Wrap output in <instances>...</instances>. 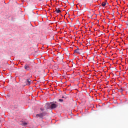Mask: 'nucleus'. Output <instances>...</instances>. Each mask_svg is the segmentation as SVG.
Here are the masks:
<instances>
[{
    "mask_svg": "<svg viewBox=\"0 0 128 128\" xmlns=\"http://www.w3.org/2000/svg\"><path fill=\"white\" fill-rule=\"evenodd\" d=\"M51 110H54V108H58V105L56 104V102H51Z\"/></svg>",
    "mask_w": 128,
    "mask_h": 128,
    "instance_id": "f257e3e1",
    "label": "nucleus"
},
{
    "mask_svg": "<svg viewBox=\"0 0 128 128\" xmlns=\"http://www.w3.org/2000/svg\"><path fill=\"white\" fill-rule=\"evenodd\" d=\"M74 52L76 54H80L81 52H82V50L78 48H78L74 50Z\"/></svg>",
    "mask_w": 128,
    "mask_h": 128,
    "instance_id": "f03ea898",
    "label": "nucleus"
},
{
    "mask_svg": "<svg viewBox=\"0 0 128 128\" xmlns=\"http://www.w3.org/2000/svg\"><path fill=\"white\" fill-rule=\"evenodd\" d=\"M51 104V102H47L46 103V110H48L50 108V110H52V106H50Z\"/></svg>",
    "mask_w": 128,
    "mask_h": 128,
    "instance_id": "7ed1b4c3",
    "label": "nucleus"
},
{
    "mask_svg": "<svg viewBox=\"0 0 128 128\" xmlns=\"http://www.w3.org/2000/svg\"><path fill=\"white\" fill-rule=\"evenodd\" d=\"M24 68L26 70H30V66L28 64H26L24 66Z\"/></svg>",
    "mask_w": 128,
    "mask_h": 128,
    "instance_id": "20e7f679",
    "label": "nucleus"
},
{
    "mask_svg": "<svg viewBox=\"0 0 128 128\" xmlns=\"http://www.w3.org/2000/svg\"><path fill=\"white\" fill-rule=\"evenodd\" d=\"M58 60H64V55H60L58 58H57Z\"/></svg>",
    "mask_w": 128,
    "mask_h": 128,
    "instance_id": "39448f33",
    "label": "nucleus"
},
{
    "mask_svg": "<svg viewBox=\"0 0 128 128\" xmlns=\"http://www.w3.org/2000/svg\"><path fill=\"white\" fill-rule=\"evenodd\" d=\"M32 82V80H30V79H26V86H30V82Z\"/></svg>",
    "mask_w": 128,
    "mask_h": 128,
    "instance_id": "423d86ee",
    "label": "nucleus"
},
{
    "mask_svg": "<svg viewBox=\"0 0 128 128\" xmlns=\"http://www.w3.org/2000/svg\"><path fill=\"white\" fill-rule=\"evenodd\" d=\"M42 118V115L40 114H37L36 116V118Z\"/></svg>",
    "mask_w": 128,
    "mask_h": 128,
    "instance_id": "0eeeda50",
    "label": "nucleus"
},
{
    "mask_svg": "<svg viewBox=\"0 0 128 128\" xmlns=\"http://www.w3.org/2000/svg\"><path fill=\"white\" fill-rule=\"evenodd\" d=\"M40 114H41L42 118H44V116H46V113L45 112L40 113Z\"/></svg>",
    "mask_w": 128,
    "mask_h": 128,
    "instance_id": "6e6552de",
    "label": "nucleus"
},
{
    "mask_svg": "<svg viewBox=\"0 0 128 128\" xmlns=\"http://www.w3.org/2000/svg\"><path fill=\"white\" fill-rule=\"evenodd\" d=\"M56 12L57 14H60V12H62V11L58 9V8H56Z\"/></svg>",
    "mask_w": 128,
    "mask_h": 128,
    "instance_id": "1a4fd4ad",
    "label": "nucleus"
},
{
    "mask_svg": "<svg viewBox=\"0 0 128 128\" xmlns=\"http://www.w3.org/2000/svg\"><path fill=\"white\" fill-rule=\"evenodd\" d=\"M106 2H102V6H106Z\"/></svg>",
    "mask_w": 128,
    "mask_h": 128,
    "instance_id": "9d476101",
    "label": "nucleus"
},
{
    "mask_svg": "<svg viewBox=\"0 0 128 128\" xmlns=\"http://www.w3.org/2000/svg\"><path fill=\"white\" fill-rule=\"evenodd\" d=\"M124 90L122 89V88H121L120 89L118 90V92H122Z\"/></svg>",
    "mask_w": 128,
    "mask_h": 128,
    "instance_id": "9b49d317",
    "label": "nucleus"
},
{
    "mask_svg": "<svg viewBox=\"0 0 128 128\" xmlns=\"http://www.w3.org/2000/svg\"><path fill=\"white\" fill-rule=\"evenodd\" d=\"M26 124H28V123H26V122L22 123V126H26Z\"/></svg>",
    "mask_w": 128,
    "mask_h": 128,
    "instance_id": "f8f14e48",
    "label": "nucleus"
},
{
    "mask_svg": "<svg viewBox=\"0 0 128 128\" xmlns=\"http://www.w3.org/2000/svg\"><path fill=\"white\" fill-rule=\"evenodd\" d=\"M59 102H64V100H62V99H59Z\"/></svg>",
    "mask_w": 128,
    "mask_h": 128,
    "instance_id": "ddd939ff",
    "label": "nucleus"
},
{
    "mask_svg": "<svg viewBox=\"0 0 128 128\" xmlns=\"http://www.w3.org/2000/svg\"><path fill=\"white\" fill-rule=\"evenodd\" d=\"M40 110H42V112H44V110L42 108H40Z\"/></svg>",
    "mask_w": 128,
    "mask_h": 128,
    "instance_id": "4468645a",
    "label": "nucleus"
},
{
    "mask_svg": "<svg viewBox=\"0 0 128 128\" xmlns=\"http://www.w3.org/2000/svg\"><path fill=\"white\" fill-rule=\"evenodd\" d=\"M62 98H64V96H62Z\"/></svg>",
    "mask_w": 128,
    "mask_h": 128,
    "instance_id": "2eb2a0df",
    "label": "nucleus"
},
{
    "mask_svg": "<svg viewBox=\"0 0 128 128\" xmlns=\"http://www.w3.org/2000/svg\"><path fill=\"white\" fill-rule=\"evenodd\" d=\"M71 8V10H72V8Z\"/></svg>",
    "mask_w": 128,
    "mask_h": 128,
    "instance_id": "dca6fc26",
    "label": "nucleus"
},
{
    "mask_svg": "<svg viewBox=\"0 0 128 128\" xmlns=\"http://www.w3.org/2000/svg\"><path fill=\"white\" fill-rule=\"evenodd\" d=\"M78 48V46H77V48Z\"/></svg>",
    "mask_w": 128,
    "mask_h": 128,
    "instance_id": "f3484780",
    "label": "nucleus"
}]
</instances>
